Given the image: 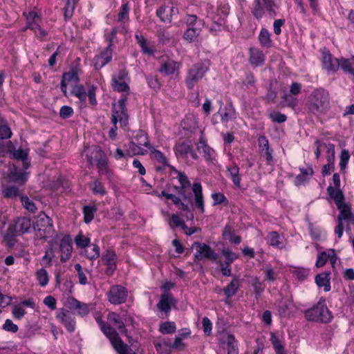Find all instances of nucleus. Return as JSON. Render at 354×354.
I'll list each match as a JSON object with an SVG mask.
<instances>
[{
    "label": "nucleus",
    "mask_w": 354,
    "mask_h": 354,
    "mask_svg": "<svg viewBox=\"0 0 354 354\" xmlns=\"http://www.w3.org/2000/svg\"><path fill=\"white\" fill-rule=\"evenodd\" d=\"M174 169L175 173L178 174L176 179L179 182V185H175L174 189L181 198V203L186 205L187 209H183L181 205H174L179 209L186 212L187 220L194 219V214L191 211L189 203L192 204L199 210L201 213L205 212V201L203 194V187L200 182H194L192 185L187 176L184 171Z\"/></svg>",
    "instance_id": "nucleus-1"
},
{
    "label": "nucleus",
    "mask_w": 354,
    "mask_h": 354,
    "mask_svg": "<svg viewBox=\"0 0 354 354\" xmlns=\"http://www.w3.org/2000/svg\"><path fill=\"white\" fill-rule=\"evenodd\" d=\"M330 97L328 92L319 88L313 91L307 102L308 112L315 115L325 113L329 107Z\"/></svg>",
    "instance_id": "nucleus-2"
},
{
    "label": "nucleus",
    "mask_w": 354,
    "mask_h": 354,
    "mask_svg": "<svg viewBox=\"0 0 354 354\" xmlns=\"http://www.w3.org/2000/svg\"><path fill=\"white\" fill-rule=\"evenodd\" d=\"M102 331L109 338L111 345L118 354H138L133 350L120 337L116 330L108 324L100 320L99 318L97 319Z\"/></svg>",
    "instance_id": "nucleus-3"
},
{
    "label": "nucleus",
    "mask_w": 354,
    "mask_h": 354,
    "mask_svg": "<svg viewBox=\"0 0 354 354\" xmlns=\"http://www.w3.org/2000/svg\"><path fill=\"white\" fill-rule=\"evenodd\" d=\"M209 61L194 64L187 71L185 82L188 90L192 91L209 71Z\"/></svg>",
    "instance_id": "nucleus-4"
},
{
    "label": "nucleus",
    "mask_w": 354,
    "mask_h": 354,
    "mask_svg": "<svg viewBox=\"0 0 354 354\" xmlns=\"http://www.w3.org/2000/svg\"><path fill=\"white\" fill-rule=\"evenodd\" d=\"M305 317L308 321L328 323L332 319V315L325 304L324 301H319L317 305L304 312Z\"/></svg>",
    "instance_id": "nucleus-5"
},
{
    "label": "nucleus",
    "mask_w": 354,
    "mask_h": 354,
    "mask_svg": "<svg viewBox=\"0 0 354 354\" xmlns=\"http://www.w3.org/2000/svg\"><path fill=\"white\" fill-rule=\"evenodd\" d=\"M275 7V0H254L251 12L257 20L263 17L265 14V10L270 17H274L277 16Z\"/></svg>",
    "instance_id": "nucleus-6"
},
{
    "label": "nucleus",
    "mask_w": 354,
    "mask_h": 354,
    "mask_svg": "<svg viewBox=\"0 0 354 354\" xmlns=\"http://www.w3.org/2000/svg\"><path fill=\"white\" fill-rule=\"evenodd\" d=\"M337 205L339 213L337 216V221H346L348 225L354 224V214L352 212L351 205L345 202V196L342 194L336 195V198H333Z\"/></svg>",
    "instance_id": "nucleus-7"
},
{
    "label": "nucleus",
    "mask_w": 354,
    "mask_h": 354,
    "mask_svg": "<svg viewBox=\"0 0 354 354\" xmlns=\"http://www.w3.org/2000/svg\"><path fill=\"white\" fill-rule=\"evenodd\" d=\"M194 248L196 249V252L194 256L197 261L207 259L215 262L218 259V254L207 243L195 241L191 247V249Z\"/></svg>",
    "instance_id": "nucleus-8"
},
{
    "label": "nucleus",
    "mask_w": 354,
    "mask_h": 354,
    "mask_svg": "<svg viewBox=\"0 0 354 354\" xmlns=\"http://www.w3.org/2000/svg\"><path fill=\"white\" fill-rule=\"evenodd\" d=\"M29 174V172L23 171L17 165L12 164L8 169L6 179L8 183L23 186L28 181Z\"/></svg>",
    "instance_id": "nucleus-9"
},
{
    "label": "nucleus",
    "mask_w": 354,
    "mask_h": 354,
    "mask_svg": "<svg viewBox=\"0 0 354 354\" xmlns=\"http://www.w3.org/2000/svg\"><path fill=\"white\" fill-rule=\"evenodd\" d=\"M79 71V65L73 64L68 72L63 73L60 82V89L65 96L67 95V82H73L75 84L80 82Z\"/></svg>",
    "instance_id": "nucleus-10"
},
{
    "label": "nucleus",
    "mask_w": 354,
    "mask_h": 354,
    "mask_svg": "<svg viewBox=\"0 0 354 354\" xmlns=\"http://www.w3.org/2000/svg\"><path fill=\"white\" fill-rule=\"evenodd\" d=\"M56 317L69 333H73L75 330L76 322L72 312L64 308H60L57 312Z\"/></svg>",
    "instance_id": "nucleus-11"
},
{
    "label": "nucleus",
    "mask_w": 354,
    "mask_h": 354,
    "mask_svg": "<svg viewBox=\"0 0 354 354\" xmlns=\"http://www.w3.org/2000/svg\"><path fill=\"white\" fill-rule=\"evenodd\" d=\"M64 306L71 310H76L77 314L81 317L86 316L92 308L91 304L80 302L71 297L66 299Z\"/></svg>",
    "instance_id": "nucleus-12"
},
{
    "label": "nucleus",
    "mask_w": 354,
    "mask_h": 354,
    "mask_svg": "<svg viewBox=\"0 0 354 354\" xmlns=\"http://www.w3.org/2000/svg\"><path fill=\"white\" fill-rule=\"evenodd\" d=\"M340 59L335 58L329 50L322 53V68L328 73H335L339 68Z\"/></svg>",
    "instance_id": "nucleus-13"
},
{
    "label": "nucleus",
    "mask_w": 354,
    "mask_h": 354,
    "mask_svg": "<svg viewBox=\"0 0 354 354\" xmlns=\"http://www.w3.org/2000/svg\"><path fill=\"white\" fill-rule=\"evenodd\" d=\"M59 252L62 253L60 261L65 263L68 261L71 257L73 252V241L69 234H65L59 245Z\"/></svg>",
    "instance_id": "nucleus-14"
},
{
    "label": "nucleus",
    "mask_w": 354,
    "mask_h": 354,
    "mask_svg": "<svg viewBox=\"0 0 354 354\" xmlns=\"http://www.w3.org/2000/svg\"><path fill=\"white\" fill-rule=\"evenodd\" d=\"M113 50L106 47L100 54L93 58V65L96 70L99 71L112 60Z\"/></svg>",
    "instance_id": "nucleus-15"
},
{
    "label": "nucleus",
    "mask_w": 354,
    "mask_h": 354,
    "mask_svg": "<svg viewBox=\"0 0 354 354\" xmlns=\"http://www.w3.org/2000/svg\"><path fill=\"white\" fill-rule=\"evenodd\" d=\"M221 106L219 110L214 114V117H216L218 115H221V121L222 123H227L229 121L236 118V111L232 104V103H229L226 104L223 109H222V106L223 105V101L220 102Z\"/></svg>",
    "instance_id": "nucleus-16"
},
{
    "label": "nucleus",
    "mask_w": 354,
    "mask_h": 354,
    "mask_svg": "<svg viewBox=\"0 0 354 354\" xmlns=\"http://www.w3.org/2000/svg\"><path fill=\"white\" fill-rule=\"evenodd\" d=\"M101 261L107 266L106 272L112 274L116 269L117 255L113 250H106L102 253Z\"/></svg>",
    "instance_id": "nucleus-17"
},
{
    "label": "nucleus",
    "mask_w": 354,
    "mask_h": 354,
    "mask_svg": "<svg viewBox=\"0 0 354 354\" xmlns=\"http://www.w3.org/2000/svg\"><path fill=\"white\" fill-rule=\"evenodd\" d=\"M37 226L43 227L44 230V239H46V234L51 236V234L54 232L53 223L52 218L48 216L44 212H41L37 220Z\"/></svg>",
    "instance_id": "nucleus-18"
},
{
    "label": "nucleus",
    "mask_w": 354,
    "mask_h": 354,
    "mask_svg": "<svg viewBox=\"0 0 354 354\" xmlns=\"http://www.w3.org/2000/svg\"><path fill=\"white\" fill-rule=\"evenodd\" d=\"M176 300L173 295L168 291H165L161 296L159 302L157 304V308L165 313L170 312L171 307L175 306Z\"/></svg>",
    "instance_id": "nucleus-19"
},
{
    "label": "nucleus",
    "mask_w": 354,
    "mask_h": 354,
    "mask_svg": "<svg viewBox=\"0 0 354 354\" xmlns=\"http://www.w3.org/2000/svg\"><path fill=\"white\" fill-rule=\"evenodd\" d=\"M249 55V62L252 66L258 67L264 65L266 56L263 50L256 47H250Z\"/></svg>",
    "instance_id": "nucleus-20"
},
{
    "label": "nucleus",
    "mask_w": 354,
    "mask_h": 354,
    "mask_svg": "<svg viewBox=\"0 0 354 354\" xmlns=\"http://www.w3.org/2000/svg\"><path fill=\"white\" fill-rule=\"evenodd\" d=\"M295 306L290 299H283L278 303V314L281 318H287L293 313Z\"/></svg>",
    "instance_id": "nucleus-21"
},
{
    "label": "nucleus",
    "mask_w": 354,
    "mask_h": 354,
    "mask_svg": "<svg viewBox=\"0 0 354 354\" xmlns=\"http://www.w3.org/2000/svg\"><path fill=\"white\" fill-rule=\"evenodd\" d=\"M153 345L159 354H170L171 342L169 338L158 337L153 341Z\"/></svg>",
    "instance_id": "nucleus-22"
},
{
    "label": "nucleus",
    "mask_w": 354,
    "mask_h": 354,
    "mask_svg": "<svg viewBox=\"0 0 354 354\" xmlns=\"http://www.w3.org/2000/svg\"><path fill=\"white\" fill-rule=\"evenodd\" d=\"M184 22L187 26V28H194L196 30L202 31V29L205 27V23L203 19L197 17L194 14L187 13L184 17Z\"/></svg>",
    "instance_id": "nucleus-23"
},
{
    "label": "nucleus",
    "mask_w": 354,
    "mask_h": 354,
    "mask_svg": "<svg viewBox=\"0 0 354 354\" xmlns=\"http://www.w3.org/2000/svg\"><path fill=\"white\" fill-rule=\"evenodd\" d=\"M128 97L127 94H122L120 98L118 101V106L117 111H119V115H121L120 118V121L121 123L126 125L128 122L129 115L127 113V104Z\"/></svg>",
    "instance_id": "nucleus-24"
},
{
    "label": "nucleus",
    "mask_w": 354,
    "mask_h": 354,
    "mask_svg": "<svg viewBox=\"0 0 354 354\" xmlns=\"http://www.w3.org/2000/svg\"><path fill=\"white\" fill-rule=\"evenodd\" d=\"M108 297L109 301L112 304H122L127 297V289H110Z\"/></svg>",
    "instance_id": "nucleus-25"
},
{
    "label": "nucleus",
    "mask_w": 354,
    "mask_h": 354,
    "mask_svg": "<svg viewBox=\"0 0 354 354\" xmlns=\"http://www.w3.org/2000/svg\"><path fill=\"white\" fill-rule=\"evenodd\" d=\"M180 68V63L173 59H169L161 64L160 68L158 71L165 76L173 75L176 71H178Z\"/></svg>",
    "instance_id": "nucleus-26"
},
{
    "label": "nucleus",
    "mask_w": 354,
    "mask_h": 354,
    "mask_svg": "<svg viewBox=\"0 0 354 354\" xmlns=\"http://www.w3.org/2000/svg\"><path fill=\"white\" fill-rule=\"evenodd\" d=\"M333 182L334 187L329 185L327 189V193L331 198H336V195L342 194L344 196L343 191L340 189L341 181L340 176L338 173H335L333 176Z\"/></svg>",
    "instance_id": "nucleus-27"
},
{
    "label": "nucleus",
    "mask_w": 354,
    "mask_h": 354,
    "mask_svg": "<svg viewBox=\"0 0 354 354\" xmlns=\"http://www.w3.org/2000/svg\"><path fill=\"white\" fill-rule=\"evenodd\" d=\"M222 236L225 239H227L231 243H234L235 245H239L241 242V236L234 234V230H233L232 226L229 223L225 225L222 232Z\"/></svg>",
    "instance_id": "nucleus-28"
},
{
    "label": "nucleus",
    "mask_w": 354,
    "mask_h": 354,
    "mask_svg": "<svg viewBox=\"0 0 354 354\" xmlns=\"http://www.w3.org/2000/svg\"><path fill=\"white\" fill-rule=\"evenodd\" d=\"M150 194L151 195L156 196L158 198L165 197L166 199L171 201L174 205H181L183 209H187L186 205L181 203V198L178 194L175 195L174 194L167 193L165 190L159 193L156 189L152 190Z\"/></svg>",
    "instance_id": "nucleus-29"
},
{
    "label": "nucleus",
    "mask_w": 354,
    "mask_h": 354,
    "mask_svg": "<svg viewBox=\"0 0 354 354\" xmlns=\"http://www.w3.org/2000/svg\"><path fill=\"white\" fill-rule=\"evenodd\" d=\"M259 42L262 48H270L273 46V41L271 39V34L266 28H262L260 30Z\"/></svg>",
    "instance_id": "nucleus-30"
},
{
    "label": "nucleus",
    "mask_w": 354,
    "mask_h": 354,
    "mask_svg": "<svg viewBox=\"0 0 354 354\" xmlns=\"http://www.w3.org/2000/svg\"><path fill=\"white\" fill-rule=\"evenodd\" d=\"M192 145L185 142L176 143L174 147V153L177 158H186L192 149Z\"/></svg>",
    "instance_id": "nucleus-31"
},
{
    "label": "nucleus",
    "mask_w": 354,
    "mask_h": 354,
    "mask_svg": "<svg viewBox=\"0 0 354 354\" xmlns=\"http://www.w3.org/2000/svg\"><path fill=\"white\" fill-rule=\"evenodd\" d=\"M1 192L4 198H15L18 196L21 198L19 189L17 185L8 186L1 184Z\"/></svg>",
    "instance_id": "nucleus-32"
},
{
    "label": "nucleus",
    "mask_w": 354,
    "mask_h": 354,
    "mask_svg": "<svg viewBox=\"0 0 354 354\" xmlns=\"http://www.w3.org/2000/svg\"><path fill=\"white\" fill-rule=\"evenodd\" d=\"M108 319L113 323L121 334H125L127 329L119 314L112 312L108 315Z\"/></svg>",
    "instance_id": "nucleus-33"
},
{
    "label": "nucleus",
    "mask_w": 354,
    "mask_h": 354,
    "mask_svg": "<svg viewBox=\"0 0 354 354\" xmlns=\"http://www.w3.org/2000/svg\"><path fill=\"white\" fill-rule=\"evenodd\" d=\"M227 171L229 172V177L232 179L233 184L236 187H241V176L239 174V167L236 164L227 167Z\"/></svg>",
    "instance_id": "nucleus-34"
},
{
    "label": "nucleus",
    "mask_w": 354,
    "mask_h": 354,
    "mask_svg": "<svg viewBox=\"0 0 354 354\" xmlns=\"http://www.w3.org/2000/svg\"><path fill=\"white\" fill-rule=\"evenodd\" d=\"M80 0H66L64 8V21L70 20L74 14L75 9Z\"/></svg>",
    "instance_id": "nucleus-35"
},
{
    "label": "nucleus",
    "mask_w": 354,
    "mask_h": 354,
    "mask_svg": "<svg viewBox=\"0 0 354 354\" xmlns=\"http://www.w3.org/2000/svg\"><path fill=\"white\" fill-rule=\"evenodd\" d=\"M37 19H40V17L36 12H29L26 16V28L35 30L37 28H39L40 25Z\"/></svg>",
    "instance_id": "nucleus-36"
},
{
    "label": "nucleus",
    "mask_w": 354,
    "mask_h": 354,
    "mask_svg": "<svg viewBox=\"0 0 354 354\" xmlns=\"http://www.w3.org/2000/svg\"><path fill=\"white\" fill-rule=\"evenodd\" d=\"M135 38L137 44L140 46L143 53L153 55L154 50L148 46L147 41L142 34H136Z\"/></svg>",
    "instance_id": "nucleus-37"
},
{
    "label": "nucleus",
    "mask_w": 354,
    "mask_h": 354,
    "mask_svg": "<svg viewBox=\"0 0 354 354\" xmlns=\"http://www.w3.org/2000/svg\"><path fill=\"white\" fill-rule=\"evenodd\" d=\"M97 207L95 205H84L82 208L84 223L86 224L91 223L94 218V215L97 212Z\"/></svg>",
    "instance_id": "nucleus-38"
},
{
    "label": "nucleus",
    "mask_w": 354,
    "mask_h": 354,
    "mask_svg": "<svg viewBox=\"0 0 354 354\" xmlns=\"http://www.w3.org/2000/svg\"><path fill=\"white\" fill-rule=\"evenodd\" d=\"M227 354H239V344L234 335L229 334L227 337Z\"/></svg>",
    "instance_id": "nucleus-39"
},
{
    "label": "nucleus",
    "mask_w": 354,
    "mask_h": 354,
    "mask_svg": "<svg viewBox=\"0 0 354 354\" xmlns=\"http://www.w3.org/2000/svg\"><path fill=\"white\" fill-rule=\"evenodd\" d=\"M330 272H322L315 276V283L319 288H330Z\"/></svg>",
    "instance_id": "nucleus-40"
},
{
    "label": "nucleus",
    "mask_w": 354,
    "mask_h": 354,
    "mask_svg": "<svg viewBox=\"0 0 354 354\" xmlns=\"http://www.w3.org/2000/svg\"><path fill=\"white\" fill-rule=\"evenodd\" d=\"M148 149H149L151 153L153 154V158L158 162L162 163L164 167L166 166L170 167L171 168V170L173 171H174V169H173L174 167L170 166L169 165L167 158L165 157V154L162 151H160L158 149H156L153 146L149 147ZM174 169H176V168L174 167Z\"/></svg>",
    "instance_id": "nucleus-41"
},
{
    "label": "nucleus",
    "mask_w": 354,
    "mask_h": 354,
    "mask_svg": "<svg viewBox=\"0 0 354 354\" xmlns=\"http://www.w3.org/2000/svg\"><path fill=\"white\" fill-rule=\"evenodd\" d=\"M267 240L269 244L276 248L281 249L283 247L279 234L276 231L268 233Z\"/></svg>",
    "instance_id": "nucleus-42"
},
{
    "label": "nucleus",
    "mask_w": 354,
    "mask_h": 354,
    "mask_svg": "<svg viewBox=\"0 0 354 354\" xmlns=\"http://www.w3.org/2000/svg\"><path fill=\"white\" fill-rule=\"evenodd\" d=\"M19 228L20 234H26L30 232L31 227V219L28 217H19L15 222Z\"/></svg>",
    "instance_id": "nucleus-43"
},
{
    "label": "nucleus",
    "mask_w": 354,
    "mask_h": 354,
    "mask_svg": "<svg viewBox=\"0 0 354 354\" xmlns=\"http://www.w3.org/2000/svg\"><path fill=\"white\" fill-rule=\"evenodd\" d=\"M147 151L141 148L139 145H138L136 142L131 140L129 143V149L127 150V156H133L137 155H145Z\"/></svg>",
    "instance_id": "nucleus-44"
},
{
    "label": "nucleus",
    "mask_w": 354,
    "mask_h": 354,
    "mask_svg": "<svg viewBox=\"0 0 354 354\" xmlns=\"http://www.w3.org/2000/svg\"><path fill=\"white\" fill-rule=\"evenodd\" d=\"M111 86L114 91L118 93H124V94L129 93L130 87L129 84L124 81H117L115 79H111Z\"/></svg>",
    "instance_id": "nucleus-45"
},
{
    "label": "nucleus",
    "mask_w": 354,
    "mask_h": 354,
    "mask_svg": "<svg viewBox=\"0 0 354 354\" xmlns=\"http://www.w3.org/2000/svg\"><path fill=\"white\" fill-rule=\"evenodd\" d=\"M133 138L136 140L137 144L140 146H144L147 148L151 147L150 142L149 140L148 135L145 131L139 129Z\"/></svg>",
    "instance_id": "nucleus-46"
},
{
    "label": "nucleus",
    "mask_w": 354,
    "mask_h": 354,
    "mask_svg": "<svg viewBox=\"0 0 354 354\" xmlns=\"http://www.w3.org/2000/svg\"><path fill=\"white\" fill-rule=\"evenodd\" d=\"M222 255L225 257V260L223 262L227 267L231 266V264L239 258V254L232 252L229 248H223L221 251Z\"/></svg>",
    "instance_id": "nucleus-47"
},
{
    "label": "nucleus",
    "mask_w": 354,
    "mask_h": 354,
    "mask_svg": "<svg viewBox=\"0 0 354 354\" xmlns=\"http://www.w3.org/2000/svg\"><path fill=\"white\" fill-rule=\"evenodd\" d=\"M274 84H277V81L270 80L269 82L268 92L266 96V100L268 102L274 103L277 97L278 91L274 86Z\"/></svg>",
    "instance_id": "nucleus-48"
},
{
    "label": "nucleus",
    "mask_w": 354,
    "mask_h": 354,
    "mask_svg": "<svg viewBox=\"0 0 354 354\" xmlns=\"http://www.w3.org/2000/svg\"><path fill=\"white\" fill-rule=\"evenodd\" d=\"M169 6H161L156 10V16L160 18V20L163 23H171V17L168 14Z\"/></svg>",
    "instance_id": "nucleus-49"
},
{
    "label": "nucleus",
    "mask_w": 354,
    "mask_h": 354,
    "mask_svg": "<svg viewBox=\"0 0 354 354\" xmlns=\"http://www.w3.org/2000/svg\"><path fill=\"white\" fill-rule=\"evenodd\" d=\"M71 95L77 97L81 102H84L86 99V92L82 84H76L73 86Z\"/></svg>",
    "instance_id": "nucleus-50"
},
{
    "label": "nucleus",
    "mask_w": 354,
    "mask_h": 354,
    "mask_svg": "<svg viewBox=\"0 0 354 354\" xmlns=\"http://www.w3.org/2000/svg\"><path fill=\"white\" fill-rule=\"evenodd\" d=\"M201 31L198 29L196 30L194 28H187L183 34V39L189 43L194 42L198 37L200 35Z\"/></svg>",
    "instance_id": "nucleus-51"
},
{
    "label": "nucleus",
    "mask_w": 354,
    "mask_h": 354,
    "mask_svg": "<svg viewBox=\"0 0 354 354\" xmlns=\"http://www.w3.org/2000/svg\"><path fill=\"white\" fill-rule=\"evenodd\" d=\"M216 290L218 295L225 296V299L220 298V300L225 301L226 304L230 305V298L236 293L237 289H216Z\"/></svg>",
    "instance_id": "nucleus-52"
},
{
    "label": "nucleus",
    "mask_w": 354,
    "mask_h": 354,
    "mask_svg": "<svg viewBox=\"0 0 354 354\" xmlns=\"http://www.w3.org/2000/svg\"><path fill=\"white\" fill-rule=\"evenodd\" d=\"M270 341L276 354H286L281 340L274 333L271 334Z\"/></svg>",
    "instance_id": "nucleus-53"
},
{
    "label": "nucleus",
    "mask_w": 354,
    "mask_h": 354,
    "mask_svg": "<svg viewBox=\"0 0 354 354\" xmlns=\"http://www.w3.org/2000/svg\"><path fill=\"white\" fill-rule=\"evenodd\" d=\"M310 270L304 268H297L292 270L293 277L300 281H305L309 275Z\"/></svg>",
    "instance_id": "nucleus-54"
},
{
    "label": "nucleus",
    "mask_w": 354,
    "mask_h": 354,
    "mask_svg": "<svg viewBox=\"0 0 354 354\" xmlns=\"http://www.w3.org/2000/svg\"><path fill=\"white\" fill-rule=\"evenodd\" d=\"M148 86L156 91L160 90L161 84L157 75H148L145 76Z\"/></svg>",
    "instance_id": "nucleus-55"
},
{
    "label": "nucleus",
    "mask_w": 354,
    "mask_h": 354,
    "mask_svg": "<svg viewBox=\"0 0 354 354\" xmlns=\"http://www.w3.org/2000/svg\"><path fill=\"white\" fill-rule=\"evenodd\" d=\"M268 117L272 122L281 124L287 120L286 115L281 113L279 111H272L268 113Z\"/></svg>",
    "instance_id": "nucleus-56"
},
{
    "label": "nucleus",
    "mask_w": 354,
    "mask_h": 354,
    "mask_svg": "<svg viewBox=\"0 0 354 354\" xmlns=\"http://www.w3.org/2000/svg\"><path fill=\"white\" fill-rule=\"evenodd\" d=\"M176 324L173 322H165L160 326L159 331L162 334H172L176 332Z\"/></svg>",
    "instance_id": "nucleus-57"
},
{
    "label": "nucleus",
    "mask_w": 354,
    "mask_h": 354,
    "mask_svg": "<svg viewBox=\"0 0 354 354\" xmlns=\"http://www.w3.org/2000/svg\"><path fill=\"white\" fill-rule=\"evenodd\" d=\"M75 243L77 248H87L91 242V239L85 237L81 232H80L75 238Z\"/></svg>",
    "instance_id": "nucleus-58"
},
{
    "label": "nucleus",
    "mask_w": 354,
    "mask_h": 354,
    "mask_svg": "<svg viewBox=\"0 0 354 354\" xmlns=\"http://www.w3.org/2000/svg\"><path fill=\"white\" fill-rule=\"evenodd\" d=\"M26 314V310L19 304L12 306V315L14 319L20 320L25 316Z\"/></svg>",
    "instance_id": "nucleus-59"
},
{
    "label": "nucleus",
    "mask_w": 354,
    "mask_h": 354,
    "mask_svg": "<svg viewBox=\"0 0 354 354\" xmlns=\"http://www.w3.org/2000/svg\"><path fill=\"white\" fill-rule=\"evenodd\" d=\"M20 199L24 208H26L31 213L35 212L37 210V206L35 203L31 201L27 196L21 195Z\"/></svg>",
    "instance_id": "nucleus-60"
},
{
    "label": "nucleus",
    "mask_w": 354,
    "mask_h": 354,
    "mask_svg": "<svg viewBox=\"0 0 354 354\" xmlns=\"http://www.w3.org/2000/svg\"><path fill=\"white\" fill-rule=\"evenodd\" d=\"M97 87L93 84L88 86V92L86 96L88 97V102L91 105L95 106L97 104V100L96 99V91Z\"/></svg>",
    "instance_id": "nucleus-61"
},
{
    "label": "nucleus",
    "mask_w": 354,
    "mask_h": 354,
    "mask_svg": "<svg viewBox=\"0 0 354 354\" xmlns=\"http://www.w3.org/2000/svg\"><path fill=\"white\" fill-rule=\"evenodd\" d=\"M100 247L97 245L93 244L91 250L85 249L84 255L90 260H95L100 257Z\"/></svg>",
    "instance_id": "nucleus-62"
},
{
    "label": "nucleus",
    "mask_w": 354,
    "mask_h": 354,
    "mask_svg": "<svg viewBox=\"0 0 354 354\" xmlns=\"http://www.w3.org/2000/svg\"><path fill=\"white\" fill-rule=\"evenodd\" d=\"M295 96V95H292L289 93H286L283 95L282 99L283 102L286 104V106L295 109L296 106H298L299 102Z\"/></svg>",
    "instance_id": "nucleus-63"
},
{
    "label": "nucleus",
    "mask_w": 354,
    "mask_h": 354,
    "mask_svg": "<svg viewBox=\"0 0 354 354\" xmlns=\"http://www.w3.org/2000/svg\"><path fill=\"white\" fill-rule=\"evenodd\" d=\"M344 295L341 298L342 302L348 305H354V289H348V291L346 289H343Z\"/></svg>",
    "instance_id": "nucleus-64"
}]
</instances>
